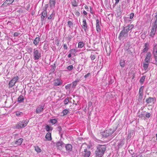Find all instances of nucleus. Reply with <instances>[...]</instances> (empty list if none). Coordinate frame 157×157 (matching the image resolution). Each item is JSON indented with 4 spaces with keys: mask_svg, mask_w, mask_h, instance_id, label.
<instances>
[{
    "mask_svg": "<svg viewBox=\"0 0 157 157\" xmlns=\"http://www.w3.org/2000/svg\"><path fill=\"white\" fill-rule=\"evenodd\" d=\"M97 53H95L94 55L91 54L90 56V58L92 60H94L96 58V55Z\"/></svg>",
    "mask_w": 157,
    "mask_h": 157,
    "instance_id": "nucleus-38",
    "label": "nucleus"
},
{
    "mask_svg": "<svg viewBox=\"0 0 157 157\" xmlns=\"http://www.w3.org/2000/svg\"><path fill=\"white\" fill-rule=\"evenodd\" d=\"M65 147L66 151L68 152H69L72 151V146L71 144H67L66 145Z\"/></svg>",
    "mask_w": 157,
    "mask_h": 157,
    "instance_id": "nucleus-16",
    "label": "nucleus"
},
{
    "mask_svg": "<svg viewBox=\"0 0 157 157\" xmlns=\"http://www.w3.org/2000/svg\"><path fill=\"white\" fill-rule=\"evenodd\" d=\"M69 52H70L72 55H75L76 52V51L75 49H72L70 50Z\"/></svg>",
    "mask_w": 157,
    "mask_h": 157,
    "instance_id": "nucleus-34",
    "label": "nucleus"
},
{
    "mask_svg": "<svg viewBox=\"0 0 157 157\" xmlns=\"http://www.w3.org/2000/svg\"><path fill=\"white\" fill-rule=\"evenodd\" d=\"M127 34L128 33L123 28V30L120 33L118 38L120 40H121V38L126 37Z\"/></svg>",
    "mask_w": 157,
    "mask_h": 157,
    "instance_id": "nucleus-7",
    "label": "nucleus"
},
{
    "mask_svg": "<svg viewBox=\"0 0 157 157\" xmlns=\"http://www.w3.org/2000/svg\"><path fill=\"white\" fill-rule=\"evenodd\" d=\"M47 15V11H44L42 13L41 16L46 17Z\"/></svg>",
    "mask_w": 157,
    "mask_h": 157,
    "instance_id": "nucleus-44",
    "label": "nucleus"
},
{
    "mask_svg": "<svg viewBox=\"0 0 157 157\" xmlns=\"http://www.w3.org/2000/svg\"><path fill=\"white\" fill-rule=\"evenodd\" d=\"M64 144L62 142V141H58L56 144L58 148H60V147H62L63 145Z\"/></svg>",
    "mask_w": 157,
    "mask_h": 157,
    "instance_id": "nucleus-27",
    "label": "nucleus"
},
{
    "mask_svg": "<svg viewBox=\"0 0 157 157\" xmlns=\"http://www.w3.org/2000/svg\"><path fill=\"white\" fill-rule=\"evenodd\" d=\"M69 112V111L67 109H65L63 110L62 113H61V114H63L61 115V116H63L64 115H66Z\"/></svg>",
    "mask_w": 157,
    "mask_h": 157,
    "instance_id": "nucleus-33",
    "label": "nucleus"
},
{
    "mask_svg": "<svg viewBox=\"0 0 157 157\" xmlns=\"http://www.w3.org/2000/svg\"><path fill=\"white\" fill-rule=\"evenodd\" d=\"M91 74L90 73H88L84 76V78H88L90 76H91Z\"/></svg>",
    "mask_w": 157,
    "mask_h": 157,
    "instance_id": "nucleus-49",
    "label": "nucleus"
},
{
    "mask_svg": "<svg viewBox=\"0 0 157 157\" xmlns=\"http://www.w3.org/2000/svg\"><path fill=\"white\" fill-rule=\"evenodd\" d=\"M44 105L42 104L40 105L36 109V112L37 113H39L44 110Z\"/></svg>",
    "mask_w": 157,
    "mask_h": 157,
    "instance_id": "nucleus-11",
    "label": "nucleus"
},
{
    "mask_svg": "<svg viewBox=\"0 0 157 157\" xmlns=\"http://www.w3.org/2000/svg\"><path fill=\"white\" fill-rule=\"evenodd\" d=\"M96 29L98 32L99 33L101 31V29L100 25L96 26Z\"/></svg>",
    "mask_w": 157,
    "mask_h": 157,
    "instance_id": "nucleus-51",
    "label": "nucleus"
},
{
    "mask_svg": "<svg viewBox=\"0 0 157 157\" xmlns=\"http://www.w3.org/2000/svg\"><path fill=\"white\" fill-rule=\"evenodd\" d=\"M52 68H53L54 71L56 69V64L55 63H54L53 65H52Z\"/></svg>",
    "mask_w": 157,
    "mask_h": 157,
    "instance_id": "nucleus-64",
    "label": "nucleus"
},
{
    "mask_svg": "<svg viewBox=\"0 0 157 157\" xmlns=\"http://www.w3.org/2000/svg\"><path fill=\"white\" fill-rule=\"evenodd\" d=\"M100 21L98 19L96 20V26L99 25Z\"/></svg>",
    "mask_w": 157,
    "mask_h": 157,
    "instance_id": "nucleus-55",
    "label": "nucleus"
},
{
    "mask_svg": "<svg viewBox=\"0 0 157 157\" xmlns=\"http://www.w3.org/2000/svg\"><path fill=\"white\" fill-rule=\"evenodd\" d=\"M84 44L83 42H80L78 43V47L79 48H81L83 47Z\"/></svg>",
    "mask_w": 157,
    "mask_h": 157,
    "instance_id": "nucleus-37",
    "label": "nucleus"
},
{
    "mask_svg": "<svg viewBox=\"0 0 157 157\" xmlns=\"http://www.w3.org/2000/svg\"><path fill=\"white\" fill-rule=\"evenodd\" d=\"M155 100V98L149 97L146 99V102L147 104H154Z\"/></svg>",
    "mask_w": 157,
    "mask_h": 157,
    "instance_id": "nucleus-6",
    "label": "nucleus"
},
{
    "mask_svg": "<svg viewBox=\"0 0 157 157\" xmlns=\"http://www.w3.org/2000/svg\"><path fill=\"white\" fill-rule=\"evenodd\" d=\"M18 134H14L12 136V138H14V139H16L18 138Z\"/></svg>",
    "mask_w": 157,
    "mask_h": 157,
    "instance_id": "nucleus-50",
    "label": "nucleus"
},
{
    "mask_svg": "<svg viewBox=\"0 0 157 157\" xmlns=\"http://www.w3.org/2000/svg\"><path fill=\"white\" fill-rule=\"evenodd\" d=\"M119 64L122 67H124L125 65V61L124 59H121L120 60Z\"/></svg>",
    "mask_w": 157,
    "mask_h": 157,
    "instance_id": "nucleus-22",
    "label": "nucleus"
},
{
    "mask_svg": "<svg viewBox=\"0 0 157 157\" xmlns=\"http://www.w3.org/2000/svg\"><path fill=\"white\" fill-rule=\"evenodd\" d=\"M58 131L59 132V133H60V132L62 130V128H61V127H60V126L58 127Z\"/></svg>",
    "mask_w": 157,
    "mask_h": 157,
    "instance_id": "nucleus-62",
    "label": "nucleus"
},
{
    "mask_svg": "<svg viewBox=\"0 0 157 157\" xmlns=\"http://www.w3.org/2000/svg\"><path fill=\"white\" fill-rule=\"evenodd\" d=\"M83 24L82 25V28L84 29V31L86 32L87 31V30H88L87 29V28H88V26L87 24L86 20L85 19H83Z\"/></svg>",
    "mask_w": 157,
    "mask_h": 157,
    "instance_id": "nucleus-13",
    "label": "nucleus"
},
{
    "mask_svg": "<svg viewBox=\"0 0 157 157\" xmlns=\"http://www.w3.org/2000/svg\"><path fill=\"white\" fill-rule=\"evenodd\" d=\"M48 7V4H46L44 6V7L43 8V10L44 11H47V9Z\"/></svg>",
    "mask_w": 157,
    "mask_h": 157,
    "instance_id": "nucleus-52",
    "label": "nucleus"
},
{
    "mask_svg": "<svg viewBox=\"0 0 157 157\" xmlns=\"http://www.w3.org/2000/svg\"><path fill=\"white\" fill-rule=\"evenodd\" d=\"M45 17L44 16H41V21H43L44 20V18Z\"/></svg>",
    "mask_w": 157,
    "mask_h": 157,
    "instance_id": "nucleus-61",
    "label": "nucleus"
},
{
    "mask_svg": "<svg viewBox=\"0 0 157 157\" xmlns=\"http://www.w3.org/2000/svg\"><path fill=\"white\" fill-rule=\"evenodd\" d=\"M24 98L23 96L22 95H20L18 98V101L19 102H22L24 100Z\"/></svg>",
    "mask_w": 157,
    "mask_h": 157,
    "instance_id": "nucleus-32",
    "label": "nucleus"
},
{
    "mask_svg": "<svg viewBox=\"0 0 157 157\" xmlns=\"http://www.w3.org/2000/svg\"><path fill=\"white\" fill-rule=\"evenodd\" d=\"M33 54L34 59L35 60L39 59L41 57V53L38 50L35 48L34 49Z\"/></svg>",
    "mask_w": 157,
    "mask_h": 157,
    "instance_id": "nucleus-3",
    "label": "nucleus"
},
{
    "mask_svg": "<svg viewBox=\"0 0 157 157\" xmlns=\"http://www.w3.org/2000/svg\"><path fill=\"white\" fill-rule=\"evenodd\" d=\"M45 138L48 140H52L51 133L50 132H48L45 136Z\"/></svg>",
    "mask_w": 157,
    "mask_h": 157,
    "instance_id": "nucleus-20",
    "label": "nucleus"
},
{
    "mask_svg": "<svg viewBox=\"0 0 157 157\" xmlns=\"http://www.w3.org/2000/svg\"><path fill=\"white\" fill-rule=\"evenodd\" d=\"M75 14L78 16H80V13L79 12L77 11H76L75 13Z\"/></svg>",
    "mask_w": 157,
    "mask_h": 157,
    "instance_id": "nucleus-58",
    "label": "nucleus"
},
{
    "mask_svg": "<svg viewBox=\"0 0 157 157\" xmlns=\"http://www.w3.org/2000/svg\"><path fill=\"white\" fill-rule=\"evenodd\" d=\"M48 45L46 44H44V46L43 48L44 50H46L48 49Z\"/></svg>",
    "mask_w": 157,
    "mask_h": 157,
    "instance_id": "nucleus-54",
    "label": "nucleus"
},
{
    "mask_svg": "<svg viewBox=\"0 0 157 157\" xmlns=\"http://www.w3.org/2000/svg\"><path fill=\"white\" fill-rule=\"evenodd\" d=\"M71 84H68L67 85L65 86V89L66 90H70L71 87Z\"/></svg>",
    "mask_w": 157,
    "mask_h": 157,
    "instance_id": "nucleus-46",
    "label": "nucleus"
},
{
    "mask_svg": "<svg viewBox=\"0 0 157 157\" xmlns=\"http://www.w3.org/2000/svg\"><path fill=\"white\" fill-rule=\"evenodd\" d=\"M23 139L21 138L17 140L15 142V144L17 145H19L21 144Z\"/></svg>",
    "mask_w": 157,
    "mask_h": 157,
    "instance_id": "nucleus-21",
    "label": "nucleus"
},
{
    "mask_svg": "<svg viewBox=\"0 0 157 157\" xmlns=\"http://www.w3.org/2000/svg\"><path fill=\"white\" fill-rule=\"evenodd\" d=\"M149 44L148 43H146L144 44V48L142 50V53L145 52H147L149 49Z\"/></svg>",
    "mask_w": 157,
    "mask_h": 157,
    "instance_id": "nucleus-17",
    "label": "nucleus"
},
{
    "mask_svg": "<svg viewBox=\"0 0 157 157\" xmlns=\"http://www.w3.org/2000/svg\"><path fill=\"white\" fill-rule=\"evenodd\" d=\"M56 3V0H50L49 6L50 8H54Z\"/></svg>",
    "mask_w": 157,
    "mask_h": 157,
    "instance_id": "nucleus-18",
    "label": "nucleus"
},
{
    "mask_svg": "<svg viewBox=\"0 0 157 157\" xmlns=\"http://www.w3.org/2000/svg\"><path fill=\"white\" fill-rule=\"evenodd\" d=\"M67 68L69 71L71 70L73 68V67L72 65H71L68 66Z\"/></svg>",
    "mask_w": 157,
    "mask_h": 157,
    "instance_id": "nucleus-47",
    "label": "nucleus"
},
{
    "mask_svg": "<svg viewBox=\"0 0 157 157\" xmlns=\"http://www.w3.org/2000/svg\"><path fill=\"white\" fill-rule=\"evenodd\" d=\"M124 21H125L126 23L128 22H129L130 21H131V20H130L129 21H128V19H129V17H124Z\"/></svg>",
    "mask_w": 157,
    "mask_h": 157,
    "instance_id": "nucleus-53",
    "label": "nucleus"
},
{
    "mask_svg": "<svg viewBox=\"0 0 157 157\" xmlns=\"http://www.w3.org/2000/svg\"><path fill=\"white\" fill-rule=\"evenodd\" d=\"M134 13H131L130 14V16L129 17V18L130 19H132L133 17L134 16Z\"/></svg>",
    "mask_w": 157,
    "mask_h": 157,
    "instance_id": "nucleus-56",
    "label": "nucleus"
},
{
    "mask_svg": "<svg viewBox=\"0 0 157 157\" xmlns=\"http://www.w3.org/2000/svg\"><path fill=\"white\" fill-rule=\"evenodd\" d=\"M48 122L52 123V124H54L57 122V120L56 119H51L48 121Z\"/></svg>",
    "mask_w": 157,
    "mask_h": 157,
    "instance_id": "nucleus-28",
    "label": "nucleus"
},
{
    "mask_svg": "<svg viewBox=\"0 0 157 157\" xmlns=\"http://www.w3.org/2000/svg\"><path fill=\"white\" fill-rule=\"evenodd\" d=\"M18 79V76H16L14 77L11 80H10V86H13L15 83L17 82Z\"/></svg>",
    "mask_w": 157,
    "mask_h": 157,
    "instance_id": "nucleus-14",
    "label": "nucleus"
},
{
    "mask_svg": "<svg viewBox=\"0 0 157 157\" xmlns=\"http://www.w3.org/2000/svg\"><path fill=\"white\" fill-rule=\"evenodd\" d=\"M149 63H147L146 62H143V66L144 69L145 70H147L148 67Z\"/></svg>",
    "mask_w": 157,
    "mask_h": 157,
    "instance_id": "nucleus-24",
    "label": "nucleus"
},
{
    "mask_svg": "<svg viewBox=\"0 0 157 157\" xmlns=\"http://www.w3.org/2000/svg\"><path fill=\"white\" fill-rule=\"evenodd\" d=\"M145 78V76H142L141 77V78H140V80L139 81L141 83H143L144 82Z\"/></svg>",
    "mask_w": 157,
    "mask_h": 157,
    "instance_id": "nucleus-36",
    "label": "nucleus"
},
{
    "mask_svg": "<svg viewBox=\"0 0 157 157\" xmlns=\"http://www.w3.org/2000/svg\"><path fill=\"white\" fill-rule=\"evenodd\" d=\"M106 149V146L105 145H98L95 152L96 157H102Z\"/></svg>",
    "mask_w": 157,
    "mask_h": 157,
    "instance_id": "nucleus-1",
    "label": "nucleus"
},
{
    "mask_svg": "<svg viewBox=\"0 0 157 157\" xmlns=\"http://www.w3.org/2000/svg\"><path fill=\"white\" fill-rule=\"evenodd\" d=\"M54 84L56 86H59L62 84V82L59 79H56L54 80Z\"/></svg>",
    "mask_w": 157,
    "mask_h": 157,
    "instance_id": "nucleus-15",
    "label": "nucleus"
},
{
    "mask_svg": "<svg viewBox=\"0 0 157 157\" xmlns=\"http://www.w3.org/2000/svg\"><path fill=\"white\" fill-rule=\"evenodd\" d=\"M10 4V0H6L2 5V7H4L5 6H6L8 5L9 6Z\"/></svg>",
    "mask_w": 157,
    "mask_h": 157,
    "instance_id": "nucleus-25",
    "label": "nucleus"
},
{
    "mask_svg": "<svg viewBox=\"0 0 157 157\" xmlns=\"http://www.w3.org/2000/svg\"><path fill=\"white\" fill-rule=\"evenodd\" d=\"M151 56V54L150 52H148L146 54V57L144 59V62L147 63H150V60Z\"/></svg>",
    "mask_w": 157,
    "mask_h": 157,
    "instance_id": "nucleus-10",
    "label": "nucleus"
},
{
    "mask_svg": "<svg viewBox=\"0 0 157 157\" xmlns=\"http://www.w3.org/2000/svg\"><path fill=\"white\" fill-rule=\"evenodd\" d=\"M55 14V13L54 11H53L52 13L51 14V15L49 17H48V19L49 20L52 19V18L54 16Z\"/></svg>",
    "mask_w": 157,
    "mask_h": 157,
    "instance_id": "nucleus-43",
    "label": "nucleus"
},
{
    "mask_svg": "<svg viewBox=\"0 0 157 157\" xmlns=\"http://www.w3.org/2000/svg\"><path fill=\"white\" fill-rule=\"evenodd\" d=\"M22 122L24 124H25L26 126V125H27V124H28V121L27 120H26L23 121H22Z\"/></svg>",
    "mask_w": 157,
    "mask_h": 157,
    "instance_id": "nucleus-59",
    "label": "nucleus"
},
{
    "mask_svg": "<svg viewBox=\"0 0 157 157\" xmlns=\"http://www.w3.org/2000/svg\"><path fill=\"white\" fill-rule=\"evenodd\" d=\"M40 41V38L39 37H36L34 40L33 43L35 45H36L39 43Z\"/></svg>",
    "mask_w": 157,
    "mask_h": 157,
    "instance_id": "nucleus-23",
    "label": "nucleus"
},
{
    "mask_svg": "<svg viewBox=\"0 0 157 157\" xmlns=\"http://www.w3.org/2000/svg\"><path fill=\"white\" fill-rule=\"evenodd\" d=\"M144 94L138 93V101L139 102H141Z\"/></svg>",
    "mask_w": 157,
    "mask_h": 157,
    "instance_id": "nucleus-26",
    "label": "nucleus"
},
{
    "mask_svg": "<svg viewBox=\"0 0 157 157\" xmlns=\"http://www.w3.org/2000/svg\"><path fill=\"white\" fill-rule=\"evenodd\" d=\"M45 129L47 132L52 131L53 130V128L51 126H49L48 125H46L45 126Z\"/></svg>",
    "mask_w": 157,
    "mask_h": 157,
    "instance_id": "nucleus-31",
    "label": "nucleus"
},
{
    "mask_svg": "<svg viewBox=\"0 0 157 157\" xmlns=\"http://www.w3.org/2000/svg\"><path fill=\"white\" fill-rule=\"evenodd\" d=\"M144 89V86H141L139 89V93L144 94H143Z\"/></svg>",
    "mask_w": 157,
    "mask_h": 157,
    "instance_id": "nucleus-35",
    "label": "nucleus"
},
{
    "mask_svg": "<svg viewBox=\"0 0 157 157\" xmlns=\"http://www.w3.org/2000/svg\"><path fill=\"white\" fill-rule=\"evenodd\" d=\"M79 81V80H77L73 82L72 83V87L73 88H75L76 86L77 85V83Z\"/></svg>",
    "mask_w": 157,
    "mask_h": 157,
    "instance_id": "nucleus-30",
    "label": "nucleus"
},
{
    "mask_svg": "<svg viewBox=\"0 0 157 157\" xmlns=\"http://www.w3.org/2000/svg\"><path fill=\"white\" fill-rule=\"evenodd\" d=\"M63 47L64 49L67 50V47L66 44H64L63 45Z\"/></svg>",
    "mask_w": 157,
    "mask_h": 157,
    "instance_id": "nucleus-60",
    "label": "nucleus"
},
{
    "mask_svg": "<svg viewBox=\"0 0 157 157\" xmlns=\"http://www.w3.org/2000/svg\"><path fill=\"white\" fill-rule=\"evenodd\" d=\"M157 25L153 24L149 36L153 37L157 30Z\"/></svg>",
    "mask_w": 157,
    "mask_h": 157,
    "instance_id": "nucleus-5",
    "label": "nucleus"
},
{
    "mask_svg": "<svg viewBox=\"0 0 157 157\" xmlns=\"http://www.w3.org/2000/svg\"><path fill=\"white\" fill-rule=\"evenodd\" d=\"M69 98L67 97L63 101V103L64 104L66 105L67 104L68 102H69Z\"/></svg>",
    "mask_w": 157,
    "mask_h": 157,
    "instance_id": "nucleus-40",
    "label": "nucleus"
},
{
    "mask_svg": "<svg viewBox=\"0 0 157 157\" xmlns=\"http://www.w3.org/2000/svg\"><path fill=\"white\" fill-rule=\"evenodd\" d=\"M134 27L133 25H128L127 26L124 27V29L125 31L128 33L130 31L131 32L132 29Z\"/></svg>",
    "mask_w": 157,
    "mask_h": 157,
    "instance_id": "nucleus-12",
    "label": "nucleus"
},
{
    "mask_svg": "<svg viewBox=\"0 0 157 157\" xmlns=\"http://www.w3.org/2000/svg\"><path fill=\"white\" fill-rule=\"evenodd\" d=\"M72 6L75 7H76L77 6V3L76 2V0H73L72 2Z\"/></svg>",
    "mask_w": 157,
    "mask_h": 157,
    "instance_id": "nucleus-39",
    "label": "nucleus"
},
{
    "mask_svg": "<svg viewBox=\"0 0 157 157\" xmlns=\"http://www.w3.org/2000/svg\"><path fill=\"white\" fill-rule=\"evenodd\" d=\"M21 114H22V113L19 112H17L16 113L17 116H20Z\"/></svg>",
    "mask_w": 157,
    "mask_h": 157,
    "instance_id": "nucleus-63",
    "label": "nucleus"
},
{
    "mask_svg": "<svg viewBox=\"0 0 157 157\" xmlns=\"http://www.w3.org/2000/svg\"><path fill=\"white\" fill-rule=\"evenodd\" d=\"M118 126L116 127H112L110 128H107L101 132V135L104 137L107 138L111 136L117 129Z\"/></svg>",
    "mask_w": 157,
    "mask_h": 157,
    "instance_id": "nucleus-2",
    "label": "nucleus"
},
{
    "mask_svg": "<svg viewBox=\"0 0 157 157\" xmlns=\"http://www.w3.org/2000/svg\"><path fill=\"white\" fill-rule=\"evenodd\" d=\"M25 126V124H24L22 121L17 123L15 126H14L13 128L19 129L20 128H24Z\"/></svg>",
    "mask_w": 157,
    "mask_h": 157,
    "instance_id": "nucleus-8",
    "label": "nucleus"
},
{
    "mask_svg": "<svg viewBox=\"0 0 157 157\" xmlns=\"http://www.w3.org/2000/svg\"><path fill=\"white\" fill-rule=\"evenodd\" d=\"M133 134V132L132 131H130L128 132V134L127 136V140H129L132 137V136Z\"/></svg>",
    "mask_w": 157,
    "mask_h": 157,
    "instance_id": "nucleus-29",
    "label": "nucleus"
},
{
    "mask_svg": "<svg viewBox=\"0 0 157 157\" xmlns=\"http://www.w3.org/2000/svg\"><path fill=\"white\" fill-rule=\"evenodd\" d=\"M82 156L84 157H89L90 155V151L87 150L86 148L84 149V151L82 152Z\"/></svg>",
    "mask_w": 157,
    "mask_h": 157,
    "instance_id": "nucleus-9",
    "label": "nucleus"
},
{
    "mask_svg": "<svg viewBox=\"0 0 157 157\" xmlns=\"http://www.w3.org/2000/svg\"><path fill=\"white\" fill-rule=\"evenodd\" d=\"M152 53L153 54V57L155 61L157 63V45L154 46L153 49L152 50Z\"/></svg>",
    "mask_w": 157,
    "mask_h": 157,
    "instance_id": "nucleus-4",
    "label": "nucleus"
},
{
    "mask_svg": "<svg viewBox=\"0 0 157 157\" xmlns=\"http://www.w3.org/2000/svg\"><path fill=\"white\" fill-rule=\"evenodd\" d=\"M151 114L149 113L145 112V118H149L151 117Z\"/></svg>",
    "mask_w": 157,
    "mask_h": 157,
    "instance_id": "nucleus-41",
    "label": "nucleus"
},
{
    "mask_svg": "<svg viewBox=\"0 0 157 157\" xmlns=\"http://www.w3.org/2000/svg\"><path fill=\"white\" fill-rule=\"evenodd\" d=\"M155 14H156V15H155V17L156 19H155L154 22L153 23V24L157 25V12L155 13Z\"/></svg>",
    "mask_w": 157,
    "mask_h": 157,
    "instance_id": "nucleus-45",
    "label": "nucleus"
},
{
    "mask_svg": "<svg viewBox=\"0 0 157 157\" xmlns=\"http://www.w3.org/2000/svg\"><path fill=\"white\" fill-rule=\"evenodd\" d=\"M67 24L68 25L69 27L70 28L71 27V26H72L73 25V24L72 22L71 21H68L67 22Z\"/></svg>",
    "mask_w": 157,
    "mask_h": 157,
    "instance_id": "nucleus-48",
    "label": "nucleus"
},
{
    "mask_svg": "<svg viewBox=\"0 0 157 157\" xmlns=\"http://www.w3.org/2000/svg\"><path fill=\"white\" fill-rule=\"evenodd\" d=\"M35 150L37 153H40L41 151V149L38 146H37L35 147Z\"/></svg>",
    "mask_w": 157,
    "mask_h": 157,
    "instance_id": "nucleus-42",
    "label": "nucleus"
},
{
    "mask_svg": "<svg viewBox=\"0 0 157 157\" xmlns=\"http://www.w3.org/2000/svg\"><path fill=\"white\" fill-rule=\"evenodd\" d=\"M145 111H143L141 112H139L137 113V116L139 117L142 118L144 117L145 118Z\"/></svg>",
    "mask_w": 157,
    "mask_h": 157,
    "instance_id": "nucleus-19",
    "label": "nucleus"
},
{
    "mask_svg": "<svg viewBox=\"0 0 157 157\" xmlns=\"http://www.w3.org/2000/svg\"><path fill=\"white\" fill-rule=\"evenodd\" d=\"M20 34V33L15 32L14 34V36H17Z\"/></svg>",
    "mask_w": 157,
    "mask_h": 157,
    "instance_id": "nucleus-57",
    "label": "nucleus"
}]
</instances>
